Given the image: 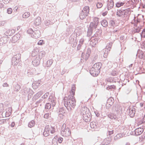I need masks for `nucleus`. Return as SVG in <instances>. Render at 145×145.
<instances>
[{"label": "nucleus", "mask_w": 145, "mask_h": 145, "mask_svg": "<svg viewBox=\"0 0 145 145\" xmlns=\"http://www.w3.org/2000/svg\"><path fill=\"white\" fill-rule=\"evenodd\" d=\"M64 105L67 108H74L76 105V100L73 96L69 95L65 97L64 99Z\"/></svg>", "instance_id": "1"}, {"label": "nucleus", "mask_w": 145, "mask_h": 145, "mask_svg": "<svg viewBox=\"0 0 145 145\" xmlns=\"http://www.w3.org/2000/svg\"><path fill=\"white\" fill-rule=\"evenodd\" d=\"M101 65V63H95L93 65L90 70V73L93 76H97L99 74Z\"/></svg>", "instance_id": "2"}, {"label": "nucleus", "mask_w": 145, "mask_h": 145, "mask_svg": "<svg viewBox=\"0 0 145 145\" xmlns=\"http://www.w3.org/2000/svg\"><path fill=\"white\" fill-rule=\"evenodd\" d=\"M56 132V129L54 127L49 125H46L45 127L43 135L45 137H47L50 135V133L54 134Z\"/></svg>", "instance_id": "3"}, {"label": "nucleus", "mask_w": 145, "mask_h": 145, "mask_svg": "<svg viewBox=\"0 0 145 145\" xmlns=\"http://www.w3.org/2000/svg\"><path fill=\"white\" fill-rule=\"evenodd\" d=\"M61 133L63 137H67L71 134V130L68 127H66V123H64L61 129Z\"/></svg>", "instance_id": "4"}, {"label": "nucleus", "mask_w": 145, "mask_h": 145, "mask_svg": "<svg viewBox=\"0 0 145 145\" xmlns=\"http://www.w3.org/2000/svg\"><path fill=\"white\" fill-rule=\"evenodd\" d=\"M130 10L127 9L124 10H118L117 12L116 15L118 16L126 17L129 14Z\"/></svg>", "instance_id": "5"}, {"label": "nucleus", "mask_w": 145, "mask_h": 145, "mask_svg": "<svg viewBox=\"0 0 145 145\" xmlns=\"http://www.w3.org/2000/svg\"><path fill=\"white\" fill-rule=\"evenodd\" d=\"M99 18H98L95 17L93 18V22H91L90 25V27L91 29L96 28L99 23Z\"/></svg>", "instance_id": "6"}, {"label": "nucleus", "mask_w": 145, "mask_h": 145, "mask_svg": "<svg viewBox=\"0 0 145 145\" xmlns=\"http://www.w3.org/2000/svg\"><path fill=\"white\" fill-rule=\"evenodd\" d=\"M135 108L134 107L130 108L129 114L131 117H133L135 116Z\"/></svg>", "instance_id": "7"}, {"label": "nucleus", "mask_w": 145, "mask_h": 145, "mask_svg": "<svg viewBox=\"0 0 145 145\" xmlns=\"http://www.w3.org/2000/svg\"><path fill=\"white\" fill-rule=\"evenodd\" d=\"M143 129L142 128H138L136 129L135 130V134L136 135H139L141 134L143 132Z\"/></svg>", "instance_id": "8"}, {"label": "nucleus", "mask_w": 145, "mask_h": 145, "mask_svg": "<svg viewBox=\"0 0 145 145\" xmlns=\"http://www.w3.org/2000/svg\"><path fill=\"white\" fill-rule=\"evenodd\" d=\"M113 103L114 100L112 98H109L107 101L106 106L109 107L113 104Z\"/></svg>", "instance_id": "9"}, {"label": "nucleus", "mask_w": 145, "mask_h": 145, "mask_svg": "<svg viewBox=\"0 0 145 145\" xmlns=\"http://www.w3.org/2000/svg\"><path fill=\"white\" fill-rule=\"evenodd\" d=\"M89 8L88 6H86L85 7L82 11V12L88 15L89 12Z\"/></svg>", "instance_id": "10"}, {"label": "nucleus", "mask_w": 145, "mask_h": 145, "mask_svg": "<svg viewBox=\"0 0 145 145\" xmlns=\"http://www.w3.org/2000/svg\"><path fill=\"white\" fill-rule=\"evenodd\" d=\"M76 89V87L74 85L72 86L71 91H70L71 96H74L75 94V92Z\"/></svg>", "instance_id": "11"}, {"label": "nucleus", "mask_w": 145, "mask_h": 145, "mask_svg": "<svg viewBox=\"0 0 145 145\" xmlns=\"http://www.w3.org/2000/svg\"><path fill=\"white\" fill-rule=\"evenodd\" d=\"M143 53L141 50H138L137 54V56L140 59H142L143 57Z\"/></svg>", "instance_id": "12"}, {"label": "nucleus", "mask_w": 145, "mask_h": 145, "mask_svg": "<svg viewBox=\"0 0 145 145\" xmlns=\"http://www.w3.org/2000/svg\"><path fill=\"white\" fill-rule=\"evenodd\" d=\"M65 110H64L63 108H61L59 110V115L60 117H61V116L62 115L63 116H64L63 114L65 113Z\"/></svg>", "instance_id": "13"}, {"label": "nucleus", "mask_w": 145, "mask_h": 145, "mask_svg": "<svg viewBox=\"0 0 145 145\" xmlns=\"http://www.w3.org/2000/svg\"><path fill=\"white\" fill-rule=\"evenodd\" d=\"M101 24L103 26L105 27L108 25V24L106 20H103L101 22Z\"/></svg>", "instance_id": "14"}, {"label": "nucleus", "mask_w": 145, "mask_h": 145, "mask_svg": "<svg viewBox=\"0 0 145 145\" xmlns=\"http://www.w3.org/2000/svg\"><path fill=\"white\" fill-rule=\"evenodd\" d=\"M116 88V86L114 85L108 86L107 88L106 89L108 90H112V89H115Z\"/></svg>", "instance_id": "15"}, {"label": "nucleus", "mask_w": 145, "mask_h": 145, "mask_svg": "<svg viewBox=\"0 0 145 145\" xmlns=\"http://www.w3.org/2000/svg\"><path fill=\"white\" fill-rule=\"evenodd\" d=\"M88 15L84 14V13L81 12L80 15V18L81 19L83 20Z\"/></svg>", "instance_id": "16"}, {"label": "nucleus", "mask_w": 145, "mask_h": 145, "mask_svg": "<svg viewBox=\"0 0 145 145\" xmlns=\"http://www.w3.org/2000/svg\"><path fill=\"white\" fill-rule=\"evenodd\" d=\"M35 121H34L32 120L29 122L28 124V126L29 127H32L35 125Z\"/></svg>", "instance_id": "17"}, {"label": "nucleus", "mask_w": 145, "mask_h": 145, "mask_svg": "<svg viewBox=\"0 0 145 145\" xmlns=\"http://www.w3.org/2000/svg\"><path fill=\"white\" fill-rule=\"evenodd\" d=\"M124 4V3L118 2L116 3V7L119 8L123 5Z\"/></svg>", "instance_id": "18"}, {"label": "nucleus", "mask_w": 145, "mask_h": 145, "mask_svg": "<svg viewBox=\"0 0 145 145\" xmlns=\"http://www.w3.org/2000/svg\"><path fill=\"white\" fill-rule=\"evenodd\" d=\"M30 13L27 12L24 13L23 15V17L24 18H26L30 16Z\"/></svg>", "instance_id": "19"}, {"label": "nucleus", "mask_w": 145, "mask_h": 145, "mask_svg": "<svg viewBox=\"0 0 145 145\" xmlns=\"http://www.w3.org/2000/svg\"><path fill=\"white\" fill-rule=\"evenodd\" d=\"M108 116L109 118L111 119H115V116L113 114H110L108 115Z\"/></svg>", "instance_id": "20"}, {"label": "nucleus", "mask_w": 145, "mask_h": 145, "mask_svg": "<svg viewBox=\"0 0 145 145\" xmlns=\"http://www.w3.org/2000/svg\"><path fill=\"white\" fill-rule=\"evenodd\" d=\"M36 61V60H34L33 61V65H34V66H37L38 65H39L40 63H39V61Z\"/></svg>", "instance_id": "21"}, {"label": "nucleus", "mask_w": 145, "mask_h": 145, "mask_svg": "<svg viewBox=\"0 0 145 145\" xmlns=\"http://www.w3.org/2000/svg\"><path fill=\"white\" fill-rule=\"evenodd\" d=\"M51 105L50 103H47L46 104L45 106V108L47 109H49L51 108Z\"/></svg>", "instance_id": "22"}, {"label": "nucleus", "mask_w": 145, "mask_h": 145, "mask_svg": "<svg viewBox=\"0 0 145 145\" xmlns=\"http://www.w3.org/2000/svg\"><path fill=\"white\" fill-rule=\"evenodd\" d=\"M110 7H109V3L108 4V9H109V8H111L113 7L114 6V2L113 1H112L110 3Z\"/></svg>", "instance_id": "23"}, {"label": "nucleus", "mask_w": 145, "mask_h": 145, "mask_svg": "<svg viewBox=\"0 0 145 145\" xmlns=\"http://www.w3.org/2000/svg\"><path fill=\"white\" fill-rule=\"evenodd\" d=\"M112 75L113 76L117 75V72L115 70H113L111 73Z\"/></svg>", "instance_id": "24"}, {"label": "nucleus", "mask_w": 145, "mask_h": 145, "mask_svg": "<svg viewBox=\"0 0 145 145\" xmlns=\"http://www.w3.org/2000/svg\"><path fill=\"white\" fill-rule=\"evenodd\" d=\"M103 6V4L101 3H98L97 4V6L98 8H101Z\"/></svg>", "instance_id": "25"}, {"label": "nucleus", "mask_w": 145, "mask_h": 145, "mask_svg": "<svg viewBox=\"0 0 145 145\" xmlns=\"http://www.w3.org/2000/svg\"><path fill=\"white\" fill-rule=\"evenodd\" d=\"M141 36L142 37L145 38V28L142 31Z\"/></svg>", "instance_id": "26"}, {"label": "nucleus", "mask_w": 145, "mask_h": 145, "mask_svg": "<svg viewBox=\"0 0 145 145\" xmlns=\"http://www.w3.org/2000/svg\"><path fill=\"white\" fill-rule=\"evenodd\" d=\"M41 22V19L40 17H38L36 19L35 23L37 24V23H40Z\"/></svg>", "instance_id": "27"}, {"label": "nucleus", "mask_w": 145, "mask_h": 145, "mask_svg": "<svg viewBox=\"0 0 145 145\" xmlns=\"http://www.w3.org/2000/svg\"><path fill=\"white\" fill-rule=\"evenodd\" d=\"M44 40H40L38 43V44L39 45H42L44 44Z\"/></svg>", "instance_id": "28"}, {"label": "nucleus", "mask_w": 145, "mask_h": 145, "mask_svg": "<svg viewBox=\"0 0 145 145\" xmlns=\"http://www.w3.org/2000/svg\"><path fill=\"white\" fill-rule=\"evenodd\" d=\"M7 12L8 14H11L12 12V9L11 8H9L7 9Z\"/></svg>", "instance_id": "29"}, {"label": "nucleus", "mask_w": 145, "mask_h": 145, "mask_svg": "<svg viewBox=\"0 0 145 145\" xmlns=\"http://www.w3.org/2000/svg\"><path fill=\"white\" fill-rule=\"evenodd\" d=\"M49 117V113H46L45 114L44 116V118L48 119Z\"/></svg>", "instance_id": "30"}, {"label": "nucleus", "mask_w": 145, "mask_h": 145, "mask_svg": "<svg viewBox=\"0 0 145 145\" xmlns=\"http://www.w3.org/2000/svg\"><path fill=\"white\" fill-rule=\"evenodd\" d=\"M52 106L54 107L56 104V100H53L52 101Z\"/></svg>", "instance_id": "31"}, {"label": "nucleus", "mask_w": 145, "mask_h": 145, "mask_svg": "<svg viewBox=\"0 0 145 145\" xmlns=\"http://www.w3.org/2000/svg\"><path fill=\"white\" fill-rule=\"evenodd\" d=\"M63 140V138H62L61 137H60V138H59L58 140V142L59 143H61L62 142Z\"/></svg>", "instance_id": "32"}, {"label": "nucleus", "mask_w": 145, "mask_h": 145, "mask_svg": "<svg viewBox=\"0 0 145 145\" xmlns=\"http://www.w3.org/2000/svg\"><path fill=\"white\" fill-rule=\"evenodd\" d=\"M112 26H114L115 25V22L113 20H112L110 22Z\"/></svg>", "instance_id": "33"}, {"label": "nucleus", "mask_w": 145, "mask_h": 145, "mask_svg": "<svg viewBox=\"0 0 145 145\" xmlns=\"http://www.w3.org/2000/svg\"><path fill=\"white\" fill-rule=\"evenodd\" d=\"M113 133H114V131L113 130L108 131V135H111Z\"/></svg>", "instance_id": "34"}, {"label": "nucleus", "mask_w": 145, "mask_h": 145, "mask_svg": "<svg viewBox=\"0 0 145 145\" xmlns=\"http://www.w3.org/2000/svg\"><path fill=\"white\" fill-rule=\"evenodd\" d=\"M107 13L108 12L107 11H105L102 13V15L103 16H105L107 14Z\"/></svg>", "instance_id": "35"}, {"label": "nucleus", "mask_w": 145, "mask_h": 145, "mask_svg": "<svg viewBox=\"0 0 145 145\" xmlns=\"http://www.w3.org/2000/svg\"><path fill=\"white\" fill-rule=\"evenodd\" d=\"M145 122V115H144V118H143V120L141 121L140 122V123H142L143 122Z\"/></svg>", "instance_id": "36"}, {"label": "nucleus", "mask_w": 145, "mask_h": 145, "mask_svg": "<svg viewBox=\"0 0 145 145\" xmlns=\"http://www.w3.org/2000/svg\"><path fill=\"white\" fill-rule=\"evenodd\" d=\"M15 125V123L14 122H12L11 123V126L12 127H14Z\"/></svg>", "instance_id": "37"}, {"label": "nucleus", "mask_w": 145, "mask_h": 145, "mask_svg": "<svg viewBox=\"0 0 145 145\" xmlns=\"http://www.w3.org/2000/svg\"><path fill=\"white\" fill-rule=\"evenodd\" d=\"M3 86H5H5L6 87H7V86H8V84H7V83H4L3 84Z\"/></svg>", "instance_id": "38"}, {"label": "nucleus", "mask_w": 145, "mask_h": 145, "mask_svg": "<svg viewBox=\"0 0 145 145\" xmlns=\"http://www.w3.org/2000/svg\"><path fill=\"white\" fill-rule=\"evenodd\" d=\"M48 63H49V64L50 63V65H51L52 63V62L50 61H48L47 62V64H48Z\"/></svg>", "instance_id": "39"}, {"label": "nucleus", "mask_w": 145, "mask_h": 145, "mask_svg": "<svg viewBox=\"0 0 145 145\" xmlns=\"http://www.w3.org/2000/svg\"><path fill=\"white\" fill-rule=\"evenodd\" d=\"M95 39H93L91 40V42H94V41H95Z\"/></svg>", "instance_id": "40"}, {"label": "nucleus", "mask_w": 145, "mask_h": 145, "mask_svg": "<svg viewBox=\"0 0 145 145\" xmlns=\"http://www.w3.org/2000/svg\"><path fill=\"white\" fill-rule=\"evenodd\" d=\"M140 105L142 107V106H143V103H140Z\"/></svg>", "instance_id": "41"}, {"label": "nucleus", "mask_w": 145, "mask_h": 145, "mask_svg": "<svg viewBox=\"0 0 145 145\" xmlns=\"http://www.w3.org/2000/svg\"><path fill=\"white\" fill-rule=\"evenodd\" d=\"M82 110L83 109H84V110H87V109L86 108H82Z\"/></svg>", "instance_id": "42"}, {"label": "nucleus", "mask_w": 145, "mask_h": 145, "mask_svg": "<svg viewBox=\"0 0 145 145\" xmlns=\"http://www.w3.org/2000/svg\"><path fill=\"white\" fill-rule=\"evenodd\" d=\"M96 43H95L94 44H91L92 45V46L95 45L96 44Z\"/></svg>", "instance_id": "43"}, {"label": "nucleus", "mask_w": 145, "mask_h": 145, "mask_svg": "<svg viewBox=\"0 0 145 145\" xmlns=\"http://www.w3.org/2000/svg\"><path fill=\"white\" fill-rule=\"evenodd\" d=\"M9 110H10V111H11V108H9Z\"/></svg>", "instance_id": "44"}, {"label": "nucleus", "mask_w": 145, "mask_h": 145, "mask_svg": "<svg viewBox=\"0 0 145 145\" xmlns=\"http://www.w3.org/2000/svg\"><path fill=\"white\" fill-rule=\"evenodd\" d=\"M11 113L10 112V113L9 114V115H10V114H11Z\"/></svg>", "instance_id": "45"}, {"label": "nucleus", "mask_w": 145, "mask_h": 145, "mask_svg": "<svg viewBox=\"0 0 145 145\" xmlns=\"http://www.w3.org/2000/svg\"><path fill=\"white\" fill-rule=\"evenodd\" d=\"M144 47L145 48V43L144 45Z\"/></svg>", "instance_id": "46"}, {"label": "nucleus", "mask_w": 145, "mask_h": 145, "mask_svg": "<svg viewBox=\"0 0 145 145\" xmlns=\"http://www.w3.org/2000/svg\"><path fill=\"white\" fill-rule=\"evenodd\" d=\"M92 123H91L90 124V125H91V124H92Z\"/></svg>", "instance_id": "47"}, {"label": "nucleus", "mask_w": 145, "mask_h": 145, "mask_svg": "<svg viewBox=\"0 0 145 145\" xmlns=\"http://www.w3.org/2000/svg\"><path fill=\"white\" fill-rule=\"evenodd\" d=\"M111 48V47H110V48H110H110Z\"/></svg>", "instance_id": "48"}, {"label": "nucleus", "mask_w": 145, "mask_h": 145, "mask_svg": "<svg viewBox=\"0 0 145 145\" xmlns=\"http://www.w3.org/2000/svg\"><path fill=\"white\" fill-rule=\"evenodd\" d=\"M144 59H145V57H144Z\"/></svg>", "instance_id": "49"}]
</instances>
